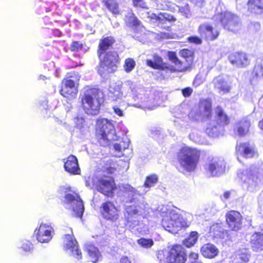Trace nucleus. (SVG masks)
<instances>
[{"instance_id": "1", "label": "nucleus", "mask_w": 263, "mask_h": 263, "mask_svg": "<svg viewBox=\"0 0 263 263\" xmlns=\"http://www.w3.org/2000/svg\"><path fill=\"white\" fill-rule=\"evenodd\" d=\"M120 190L127 194L126 203H134L133 205L126 206L124 218L125 224L130 229H134L140 224L138 216L141 214L146 208V203L142 200H138V197H141L139 191L128 184H122L120 186Z\"/></svg>"}, {"instance_id": "2", "label": "nucleus", "mask_w": 263, "mask_h": 263, "mask_svg": "<svg viewBox=\"0 0 263 263\" xmlns=\"http://www.w3.org/2000/svg\"><path fill=\"white\" fill-rule=\"evenodd\" d=\"M158 210L162 217L161 224L166 231L177 233L185 227V221L175 209L167 205H162L158 208Z\"/></svg>"}, {"instance_id": "3", "label": "nucleus", "mask_w": 263, "mask_h": 263, "mask_svg": "<svg viewBox=\"0 0 263 263\" xmlns=\"http://www.w3.org/2000/svg\"><path fill=\"white\" fill-rule=\"evenodd\" d=\"M81 102L87 114L97 115L103 102V93L96 88H87L82 96Z\"/></svg>"}, {"instance_id": "4", "label": "nucleus", "mask_w": 263, "mask_h": 263, "mask_svg": "<svg viewBox=\"0 0 263 263\" xmlns=\"http://www.w3.org/2000/svg\"><path fill=\"white\" fill-rule=\"evenodd\" d=\"M242 182L243 187L250 192L255 191L263 180V170L261 167L252 166L238 174Z\"/></svg>"}, {"instance_id": "5", "label": "nucleus", "mask_w": 263, "mask_h": 263, "mask_svg": "<svg viewBox=\"0 0 263 263\" xmlns=\"http://www.w3.org/2000/svg\"><path fill=\"white\" fill-rule=\"evenodd\" d=\"M96 134L99 142L104 146L109 145L111 141L118 140L113 123L107 119L97 120Z\"/></svg>"}, {"instance_id": "6", "label": "nucleus", "mask_w": 263, "mask_h": 263, "mask_svg": "<svg viewBox=\"0 0 263 263\" xmlns=\"http://www.w3.org/2000/svg\"><path fill=\"white\" fill-rule=\"evenodd\" d=\"M200 156V152L195 148L185 146L182 147L178 155L180 166L187 172L195 170Z\"/></svg>"}, {"instance_id": "7", "label": "nucleus", "mask_w": 263, "mask_h": 263, "mask_svg": "<svg viewBox=\"0 0 263 263\" xmlns=\"http://www.w3.org/2000/svg\"><path fill=\"white\" fill-rule=\"evenodd\" d=\"M214 19L221 23L224 28L229 31L236 32L240 29L239 18L230 12L218 13L214 15Z\"/></svg>"}, {"instance_id": "8", "label": "nucleus", "mask_w": 263, "mask_h": 263, "mask_svg": "<svg viewBox=\"0 0 263 263\" xmlns=\"http://www.w3.org/2000/svg\"><path fill=\"white\" fill-rule=\"evenodd\" d=\"M216 120H208L206 121V132L210 136L213 137L217 134V127L220 125H224L229 123L230 120L227 115L219 106L215 109Z\"/></svg>"}, {"instance_id": "9", "label": "nucleus", "mask_w": 263, "mask_h": 263, "mask_svg": "<svg viewBox=\"0 0 263 263\" xmlns=\"http://www.w3.org/2000/svg\"><path fill=\"white\" fill-rule=\"evenodd\" d=\"M100 63L98 68V72L103 76L105 71L108 73L112 72L117 69V64L118 62V54L116 51L107 52L105 55L102 58L99 57Z\"/></svg>"}, {"instance_id": "10", "label": "nucleus", "mask_w": 263, "mask_h": 263, "mask_svg": "<svg viewBox=\"0 0 263 263\" xmlns=\"http://www.w3.org/2000/svg\"><path fill=\"white\" fill-rule=\"evenodd\" d=\"M69 189L65 186H61L59 192L61 194L64 193L65 202L72 208L73 212L77 217H81L84 212V205L82 200L77 194L67 193Z\"/></svg>"}, {"instance_id": "11", "label": "nucleus", "mask_w": 263, "mask_h": 263, "mask_svg": "<svg viewBox=\"0 0 263 263\" xmlns=\"http://www.w3.org/2000/svg\"><path fill=\"white\" fill-rule=\"evenodd\" d=\"M91 181L93 187L105 195L109 196L113 190L114 181L109 177L94 176Z\"/></svg>"}, {"instance_id": "12", "label": "nucleus", "mask_w": 263, "mask_h": 263, "mask_svg": "<svg viewBox=\"0 0 263 263\" xmlns=\"http://www.w3.org/2000/svg\"><path fill=\"white\" fill-rule=\"evenodd\" d=\"M186 259L184 249L180 245H175L168 252L165 259L160 260V263H185Z\"/></svg>"}, {"instance_id": "13", "label": "nucleus", "mask_w": 263, "mask_h": 263, "mask_svg": "<svg viewBox=\"0 0 263 263\" xmlns=\"http://www.w3.org/2000/svg\"><path fill=\"white\" fill-rule=\"evenodd\" d=\"M64 248L68 253L70 254L78 259L82 258V253L79 249L78 242L72 235H65Z\"/></svg>"}, {"instance_id": "14", "label": "nucleus", "mask_w": 263, "mask_h": 263, "mask_svg": "<svg viewBox=\"0 0 263 263\" xmlns=\"http://www.w3.org/2000/svg\"><path fill=\"white\" fill-rule=\"evenodd\" d=\"M225 164L223 161L212 159L206 165L205 170L209 177L219 176L224 172Z\"/></svg>"}, {"instance_id": "15", "label": "nucleus", "mask_w": 263, "mask_h": 263, "mask_svg": "<svg viewBox=\"0 0 263 263\" xmlns=\"http://www.w3.org/2000/svg\"><path fill=\"white\" fill-rule=\"evenodd\" d=\"M53 232L52 227L45 223H41L39 228L34 231L36 239L41 243L49 242L52 239Z\"/></svg>"}, {"instance_id": "16", "label": "nucleus", "mask_w": 263, "mask_h": 263, "mask_svg": "<svg viewBox=\"0 0 263 263\" xmlns=\"http://www.w3.org/2000/svg\"><path fill=\"white\" fill-rule=\"evenodd\" d=\"M102 215L105 219L112 222H115L118 219L119 211L112 203L107 201L102 204Z\"/></svg>"}, {"instance_id": "17", "label": "nucleus", "mask_w": 263, "mask_h": 263, "mask_svg": "<svg viewBox=\"0 0 263 263\" xmlns=\"http://www.w3.org/2000/svg\"><path fill=\"white\" fill-rule=\"evenodd\" d=\"M80 77L77 76L75 80L71 79L64 80L60 90L61 94L65 97H73L77 93L76 82L79 80Z\"/></svg>"}, {"instance_id": "18", "label": "nucleus", "mask_w": 263, "mask_h": 263, "mask_svg": "<svg viewBox=\"0 0 263 263\" xmlns=\"http://www.w3.org/2000/svg\"><path fill=\"white\" fill-rule=\"evenodd\" d=\"M226 220L229 228L232 230L237 231L241 227V216L237 211H232L227 213Z\"/></svg>"}, {"instance_id": "19", "label": "nucleus", "mask_w": 263, "mask_h": 263, "mask_svg": "<svg viewBox=\"0 0 263 263\" xmlns=\"http://www.w3.org/2000/svg\"><path fill=\"white\" fill-rule=\"evenodd\" d=\"M198 32L202 38L207 40L213 41L219 35V32L208 24H202L198 28Z\"/></svg>"}, {"instance_id": "20", "label": "nucleus", "mask_w": 263, "mask_h": 263, "mask_svg": "<svg viewBox=\"0 0 263 263\" xmlns=\"http://www.w3.org/2000/svg\"><path fill=\"white\" fill-rule=\"evenodd\" d=\"M168 57L170 61L174 64L171 68L172 71L182 72L186 71L189 69V64L179 60L175 52H168Z\"/></svg>"}, {"instance_id": "21", "label": "nucleus", "mask_w": 263, "mask_h": 263, "mask_svg": "<svg viewBox=\"0 0 263 263\" xmlns=\"http://www.w3.org/2000/svg\"><path fill=\"white\" fill-rule=\"evenodd\" d=\"M236 152L238 156H242L249 158L257 155L254 147L249 143H240L236 146Z\"/></svg>"}, {"instance_id": "22", "label": "nucleus", "mask_w": 263, "mask_h": 263, "mask_svg": "<svg viewBox=\"0 0 263 263\" xmlns=\"http://www.w3.org/2000/svg\"><path fill=\"white\" fill-rule=\"evenodd\" d=\"M66 171L72 175L80 174V168L77 158L73 155L69 156L64 162Z\"/></svg>"}, {"instance_id": "23", "label": "nucleus", "mask_w": 263, "mask_h": 263, "mask_svg": "<svg viewBox=\"0 0 263 263\" xmlns=\"http://www.w3.org/2000/svg\"><path fill=\"white\" fill-rule=\"evenodd\" d=\"M250 243L253 251L260 252L263 251V233H254L251 236Z\"/></svg>"}, {"instance_id": "24", "label": "nucleus", "mask_w": 263, "mask_h": 263, "mask_svg": "<svg viewBox=\"0 0 263 263\" xmlns=\"http://www.w3.org/2000/svg\"><path fill=\"white\" fill-rule=\"evenodd\" d=\"M231 63L238 67L246 66L248 64V59L243 53H235L229 57Z\"/></svg>"}, {"instance_id": "25", "label": "nucleus", "mask_w": 263, "mask_h": 263, "mask_svg": "<svg viewBox=\"0 0 263 263\" xmlns=\"http://www.w3.org/2000/svg\"><path fill=\"white\" fill-rule=\"evenodd\" d=\"M213 83L215 88L221 93H223L228 92L230 90V86L223 78L219 76L213 80Z\"/></svg>"}, {"instance_id": "26", "label": "nucleus", "mask_w": 263, "mask_h": 263, "mask_svg": "<svg viewBox=\"0 0 263 263\" xmlns=\"http://www.w3.org/2000/svg\"><path fill=\"white\" fill-rule=\"evenodd\" d=\"M199 112L201 116L207 118L206 121L211 120L209 119L211 117L212 114V104L211 102L207 100H203L200 101L199 104Z\"/></svg>"}, {"instance_id": "27", "label": "nucleus", "mask_w": 263, "mask_h": 263, "mask_svg": "<svg viewBox=\"0 0 263 263\" xmlns=\"http://www.w3.org/2000/svg\"><path fill=\"white\" fill-rule=\"evenodd\" d=\"M108 96L114 101L122 99L124 95L121 91V85L117 83L111 84L109 88Z\"/></svg>"}, {"instance_id": "28", "label": "nucleus", "mask_w": 263, "mask_h": 263, "mask_svg": "<svg viewBox=\"0 0 263 263\" xmlns=\"http://www.w3.org/2000/svg\"><path fill=\"white\" fill-rule=\"evenodd\" d=\"M251 120L247 117L242 119L237 125V131L240 136H244L249 132Z\"/></svg>"}, {"instance_id": "29", "label": "nucleus", "mask_w": 263, "mask_h": 263, "mask_svg": "<svg viewBox=\"0 0 263 263\" xmlns=\"http://www.w3.org/2000/svg\"><path fill=\"white\" fill-rule=\"evenodd\" d=\"M115 40L111 36L103 37L100 41L98 54L101 57L102 54L114 43Z\"/></svg>"}, {"instance_id": "30", "label": "nucleus", "mask_w": 263, "mask_h": 263, "mask_svg": "<svg viewBox=\"0 0 263 263\" xmlns=\"http://www.w3.org/2000/svg\"><path fill=\"white\" fill-rule=\"evenodd\" d=\"M248 10L251 13L263 12V0H249L247 3Z\"/></svg>"}, {"instance_id": "31", "label": "nucleus", "mask_w": 263, "mask_h": 263, "mask_svg": "<svg viewBox=\"0 0 263 263\" xmlns=\"http://www.w3.org/2000/svg\"><path fill=\"white\" fill-rule=\"evenodd\" d=\"M201 252L205 257L212 258L218 254V250L214 245L207 243L201 248Z\"/></svg>"}, {"instance_id": "32", "label": "nucleus", "mask_w": 263, "mask_h": 263, "mask_svg": "<svg viewBox=\"0 0 263 263\" xmlns=\"http://www.w3.org/2000/svg\"><path fill=\"white\" fill-rule=\"evenodd\" d=\"M150 17L152 19L156 20L161 24H164L166 21L174 22L176 21V18L173 16L167 13H160L158 14L152 13Z\"/></svg>"}, {"instance_id": "33", "label": "nucleus", "mask_w": 263, "mask_h": 263, "mask_svg": "<svg viewBox=\"0 0 263 263\" xmlns=\"http://www.w3.org/2000/svg\"><path fill=\"white\" fill-rule=\"evenodd\" d=\"M86 249L93 263L97 262L100 257V254L98 249L94 246L89 244L86 246Z\"/></svg>"}, {"instance_id": "34", "label": "nucleus", "mask_w": 263, "mask_h": 263, "mask_svg": "<svg viewBox=\"0 0 263 263\" xmlns=\"http://www.w3.org/2000/svg\"><path fill=\"white\" fill-rule=\"evenodd\" d=\"M106 7L113 14L117 15L119 13L118 4L116 0H103Z\"/></svg>"}, {"instance_id": "35", "label": "nucleus", "mask_w": 263, "mask_h": 263, "mask_svg": "<svg viewBox=\"0 0 263 263\" xmlns=\"http://www.w3.org/2000/svg\"><path fill=\"white\" fill-rule=\"evenodd\" d=\"M146 65L154 69H160L163 67V63L161 58L156 55L154 57V60H147Z\"/></svg>"}, {"instance_id": "36", "label": "nucleus", "mask_w": 263, "mask_h": 263, "mask_svg": "<svg viewBox=\"0 0 263 263\" xmlns=\"http://www.w3.org/2000/svg\"><path fill=\"white\" fill-rule=\"evenodd\" d=\"M210 231L215 237L223 238L224 237V231L222 227L218 224H213L210 227Z\"/></svg>"}, {"instance_id": "37", "label": "nucleus", "mask_w": 263, "mask_h": 263, "mask_svg": "<svg viewBox=\"0 0 263 263\" xmlns=\"http://www.w3.org/2000/svg\"><path fill=\"white\" fill-rule=\"evenodd\" d=\"M126 24L132 27H139L140 22L133 13H129L125 18Z\"/></svg>"}, {"instance_id": "38", "label": "nucleus", "mask_w": 263, "mask_h": 263, "mask_svg": "<svg viewBox=\"0 0 263 263\" xmlns=\"http://www.w3.org/2000/svg\"><path fill=\"white\" fill-rule=\"evenodd\" d=\"M198 238V233L196 232H192L190 236L183 241V245L190 248L193 246L196 242Z\"/></svg>"}, {"instance_id": "39", "label": "nucleus", "mask_w": 263, "mask_h": 263, "mask_svg": "<svg viewBox=\"0 0 263 263\" xmlns=\"http://www.w3.org/2000/svg\"><path fill=\"white\" fill-rule=\"evenodd\" d=\"M237 255L240 259L246 262L249 260L250 257L249 250L245 248L239 249L237 252Z\"/></svg>"}, {"instance_id": "40", "label": "nucleus", "mask_w": 263, "mask_h": 263, "mask_svg": "<svg viewBox=\"0 0 263 263\" xmlns=\"http://www.w3.org/2000/svg\"><path fill=\"white\" fill-rule=\"evenodd\" d=\"M137 243L141 247L147 249L154 245V241L151 238H141L137 240Z\"/></svg>"}, {"instance_id": "41", "label": "nucleus", "mask_w": 263, "mask_h": 263, "mask_svg": "<svg viewBox=\"0 0 263 263\" xmlns=\"http://www.w3.org/2000/svg\"><path fill=\"white\" fill-rule=\"evenodd\" d=\"M158 181V177L156 175H152L147 176L144 183V186L151 187L154 186Z\"/></svg>"}, {"instance_id": "42", "label": "nucleus", "mask_w": 263, "mask_h": 263, "mask_svg": "<svg viewBox=\"0 0 263 263\" xmlns=\"http://www.w3.org/2000/svg\"><path fill=\"white\" fill-rule=\"evenodd\" d=\"M136 65L135 61L132 58L126 59L124 62V68L126 72H129L133 70Z\"/></svg>"}, {"instance_id": "43", "label": "nucleus", "mask_w": 263, "mask_h": 263, "mask_svg": "<svg viewBox=\"0 0 263 263\" xmlns=\"http://www.w3.org/2000/svg\"><path fill=\"white\" fill-rule=\"evenodd\" d=\"M179 11L181 15L184 16L185 18H189L191 16V13L187 4L179 7Z\"/></svg>"}, {"instance_id": "44", "label": "nucleus", "mask_w": 263, "mask_h": 263, "mask_svg": "<svg viewBox=\"0 0 263 263\" xmlns=\"http://www.w3.org/2000/svg\"><path fill=\"white\" fill-rule=\"evenodd\" d=\"M254 73L257 77L263 76V66L261 64L256 65L254 67Z\"/></svg>"}, {"instance_id": "45", "label": "nucleus", "mask_w": 263, "mask_h": 263, "mask_svg": "<svg viewBox=\"0 0 263 263\" xmlns=\"http://www.w3.org/2000/svg\"><path fill=\"white\" fill-rule=\"evenodd\" d=\"M22 248L25 251H30L32 249V245L30 241L24 240L22 242Z\"/></svg>"}, {"instance_id": "46", "label": "nucleus", "mask_w": 263, "mask_h": 263, "mask_svg": "<svg viewBox=\"0 0 263 263\" xmlns=\"http://www.w3.org/2000/svg\"><path fill=\"white\" fill-rule=\"evenodd\" d=\"M208 208L205 209L208 213L214 214L217 211L215 204L211 203L208 205Z\"/></svg>"}, {"instance_id": "47", "label": "nucleus", "mask_w": 263, "mask_h": 263, "mask_svg": "<svg viewBox=\"0 0 263 263\" xmlns=\"http://www.w3.org/2000/svg\"><path fill=\"white\" fill-rule=\"evenodd\" d=\"M82 46V44L79 42H73L71 45V50L73 51H77L81 49Z\"/></svg>"}, {"instance_id": "48", "label": "nucleus", "mask_w": 263, "mask_h": 263, "mask_svg": "<svg viewBox=\"0 0 263 263\" xmlns=\"http://www.w3.org/2000/svg\"><path fill=\"white\" fill-rule=\"evenodd\" d=\"M134 6L140 8H145L146 4L143 0H133Z\"/></svg>"}, {"instance_id": "49", "label": "nucleus", "mask_w": 263, "mask_h": 263, "mask_svg": "<svg viewBox=\"0 0 263 263\" xmlns=\"http://www.w3.org/2000/svg\"><path fill=\"white\" fill-rule=\"evenodd\" d=\"M114 148L116 152H121L122 151L127 148V145H123V146H121L120 144H118V143H116L114 144Z\"/></svg>"}, {"instance_id": "50", "label": "nucleus", "mask_w": 263, "mask_h": 263, "mask_svg": "<svg viewBox=\"0 0 263 263\" xmlns=\"http://www.w3.org/2000/svg\"><path fill=\"white\" fill-rule=\"evenodd\" d=\"M189 41L191 43H193L196 44H201L202 40L200 38L197 36H192L189 38Z\"/></svg>"}, {"instance_id": "51", "label": "nucleus", "mask_w": 263, "mask_h": 263, "mask_svg": "<svg viewBox=\"0 0 263 263\" xmlns=\"http://www.w3.org/2000/svg\"><path fill=\"white\" fill-rule=\"evenodd\" d=\"M192 89L190 87H187L182 90V94L185 97H189L192 94Z\"/></svg>"}, {"instance_id": "52", "label": "nucleus", "mask_w": 263, "mask_h": 263, "mask_svg": "<svg viewBox=\"0 0 263 263\" xmlns=\"http://www.w3.org/2000/svg\"><path fill=\"white\" fill-rule=\"evenodd\" d=\"M112 109L114 110L115 114H116V115L120 117L123 116V112L122 110L120 109L119 107H118L117 106H114L112 107Z\"/></svg>"}, {"instance_id": "53", "label": "nucleus", "mask_w": 263, "mask_h": 263, "mask_svg": "<svg viewBox=\"0 0 263 263\" xmlns=\"http://www.w3.org/2000/svg\"><path fill=\"white\" fill-rule=\"evenodd\" d=\"M77 122L76 123V124H77V126H78L79 127H81L84 122V120L82 118H81L80 119L78 118L77 119Z\"/></svg>"}, {"instance_id": "54", "label": "nucleus", "mask_w": 263, "mask_h": 263, "mask_svg": "<svg viewBox=\"0 0 263 263\" xmlns=\"http://www.w3.org/2000/svg\"><path fill=\"white\" fill-rule=\"evenodd\" d=\"M198 254L196 252H191L189 255V257L193 260H196L198 258Z\"/></svg>"}, {"instance_id": "55", "label": "nucleus", "mask_w": 263, "mask_h": 263, "mask_svg": "<svg viewBox=\"0 0 263 263\" xmlns=\"http://www.w3.org/2000/svg\"><path fill=\"white\" fill-rule=\"evenodd\" d=\"M129 141L127 139H125L124 141L120 142L118 144H120L121 146H123V145H127V148H128L129 146Z\"/></svg>"}, {"instance_id": "56", "label": "nucleus", "mask_w": 263, "mask_h": 263, "mask_svg": "<svg viewBox=\"0 0 263 263\" xmlns=\"http://www.w3.org/2000/svg\"><path fill=\"white\" fill-rule=\"evenodd\" d=\"M120 263H131L127 257H123L121 258Z\"/></svg>"}, {"instance_id": "57", "label": "nucleus", "mask_w": 263, "mask_h": 263, "mask_svg": "<svg viewBox=\"0 0 263 263\" xmlns=\"http://www.w3.org/2000/svg\"><path fill=\"white\" fill-rule=\"evenodd\" d=\"M189 52V51L188 50H187V49H183V50H182L181 51V54L183 57L187 56Z\"/></svg>"}, {"instance_id": "58", "label": "nucleus", "mask_w": 263, "mask_h": 263, "mask_svg": "<svg viewBox=\"0 0 263 263\" xmlns=\"http://www.w3.org/2000/svg\"><path fill=\"white\" fill-rule=\"evenodd\" d=\"M230 193L229 192H226L223 194V198L225 199H228L230 197Z\"/></svg>"}, {"instance_id": "59", "label": "nucleus", "mask_w": 263, "mask_h": 263, "mask_svg": "<svg viewBox=\"0 0 263 263\" xmlns=\"http://www.w3.org/2000/svg\"><path fill=\"white\" fill-rule=\"evenodd\" d=\"M258 126L261 129H263V119L259 121Z\"/></svg>"}, {"instance_id": "60", "label": "nucleus", "mask_w": 263, "mask_h": 263, "mask_svg": "<svg viewBox=\"0 0 263 263\" xmlns=\"http://www.w3.org/2000/svg\"><path fill=\"white\" fill-rule=\"evenodd\" d=\"M39 80H44L45 79H46V77L44 76H43V75H40L39 76Z\"/></svg>"}, {"instance_id": "61", "label": "nucleus", "mask_w": 263, "mask_h": 263, "mask_svg": "<svg viewBox=\"0 0 263 263\" xmlns=\"http://www.w3.org/2000/svg\"><path fill=\"white\" fill-rule=\"evenodd\" d=\"M127 83H128V84H129V83H131V82H130V81H128V82H127Z\"/></svg>"}, {"instance_id": "62", "label": "nucleus", "mask_w": 263, "mask_h": 263, "mask_svg": "<svg viewBox=\"0 0 263 263\" xmlns=\"http://www.w3.org/2000/svg\"><path fill=\"white\" fill-rule=\"evenodd\" d=\"M69 77H71L72 78V76H69Z\"/></svg>"}]
</instances>
